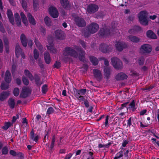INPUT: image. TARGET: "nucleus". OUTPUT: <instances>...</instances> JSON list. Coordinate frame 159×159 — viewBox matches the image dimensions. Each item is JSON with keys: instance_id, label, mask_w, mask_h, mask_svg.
<instances>
[{"instance_id": "3", "label": "nucleus", "mask_w": 159, "mask_h": 159, "mask_svg": "<svg viewBox=\"0 0 159 159\" xmlns=\"http://www.w3.org/2000/svg\"><path fill=\"white\" fill-rule=\"evenodd\" d=\"M111 61L114 68L117 70H121L123 68V65L120 60L116 57L111 58Z\"/></svg>"}, {"instance_id": "33", "label": "nucleus", "mask_w": 159, "mask_h": 159, "mask_svg": "<svg viewBox=\"0 0 159 159\" xmlns=\"http://www.w3.org/2000/svg\"><path fill=\"white\" fill-rule=\"evenodd\" d=\"M90 60L93 65L96 66L98 64V60L96 57L93 56H90Z\"/></svg>"}, {"instance_id": "32", "label": "nucleus", "mask_w": 159, "mask_h": 159, "mask_svg": "<svg viewBox=\"0 0 159 159\" xmlns=\"http://www.w3.org/2000/svg\"><path fill=\"white\" fill-rule=\"evenodd\" d=\"M20 15L23 23L27 26L28 25V22L25 16L22 12L20 13Z\"/></svg>"}, {"instance_id": "45", "label": "nucleus", "mask_w": 159, "mask_h": 159, "mask_svg": "<svg viewBox=\"0 0 159 159\" xmlns=\"http://www.w3.org/2000/svg\"><path fill=\"white\" fill-rule=\"evenodd\" d=\"M145 58L144 57L141 56L139 57L138 60V63L139 65H143L144 62Z\"/></svg>"}, {"instance_id": "20", "label": "nucleus", "mask_w": 159, "mask_h": 159, "mask_svg": "<svg viewBox=\"0 0 159 159\" xmlns=\"http://www.w3.org/2000/svg\"><path fill=\"white\" fill-rule=\"evenodd\" d=\"M7 14L9 21L12 25H14V22L13 16L12 12L11 10L8 9L7 10Z\"/></svg>"}, {"instance_id": "31", "label": "nucleus", "mask_w": 159, "mask_h": 159, "mask_svg": "<svg viewBox=\"0 0 159 159\" xmlns=\"http://www.w3.org/2000/svg\"><path fill=\"white\" fill-rule=\"evenodd\" d=\"M147 35L148 37L151 39H155L157 37L156 35L151 30H148L147 32Z\"/></svg>"}, {"instance_id": "54", "label": "nucleus", "mask_w": 159, "mask_h": 159, "mask_svg": "<svg viewBox=\"0 0 159 159\" xmlns=\"http://www.w3.org/2000/svg\"><path fill=\"white\" fill-rule=\"evenodd\" d=\"M22 81L25 85H27L29 84V81L25 77H23Z\"/></svg>"}, {"instance_id": "6", "label": "nucleus", "mask_w": 159, "mask_h": 159, "mask_svg": "<svg viewBox=\"0 0 159 159\" xmlns=\"http://www.w3.org/2000/svg\"><path fill=\"white\" fill-rule=\"evenodd\" d=\"M99 49L103 53H109L111 51L112 47L111 45H108L106 43H102L100 45Z\"/></svg>"}, {"instance_id": "28", "label": "nucleus", "mask_w": 159, "mask_h": 159, "mask_svg": "<svg viewBox=\"0 0 159 159\" xmlns=\"http://www.w3.org/2000/svg\"><path fill=\"white\" fill-rule=\"evenodd\" d=\"M8 92H3L0 94V100L3 101L5 100L9 95Z\"/></svg>"}, {"instance_id": "13", "label": "nucleus", "mask_w": 159, "mask_h": 159, "mask_svg": "<svg viewBox=\"0 0 159 159\" xmlns=\"http://www.w3.org/2000/svg\"><path fill=\"white\" fill-rule=\"evenodd\" d=\"M98 34L99 36L104 37L111 35L112 34L111 32H110V30L109 29L107 28L105 29L104 28H102L99 31Z\"/></svg>"}, {"instance_id": "59", "label": "nucleus", "mask_w": 159, "mask_h": 159, "mask_svg": "<svg viewBox=\"0 0 159 159\" xmlns=\"http://www.w3.org/2000/svg\"><path fill=\"white\" fill-rule=\"evenodd\" d=\"M3 45L1 39H0V52L2 53L3 52Z\"/></svg>"}, {"instance_id": "7", "label": "nucleus", "mask_w": 159, "mask_h": 159, "mask_svg": "<svg viewBox=\"0 0 159 159\" xmlns=\"http://www.w3.org/2000/svg\"><path fill=\"white\" fill-rule=\"evenodd\" d=\"M99 7L95 4H90L87 8V12L89 14L94 13L97 12L98 10Z\"/></svg>"}, {"instance_id": "49", "label": "nucleus", "mask_w": 159, "mask_h": 159, "mask_svg": "<svg viewBox=\"0 0 159 159\" xmlns=\"http://www.w3.org/2000/svg\"><path fill=\"white\" fill-rule=\"evenodd\" d=\"M34 58L36 60L37 59L39 56V53L38 50L35 49L34 50Z\"/></svg>"}, {"instance_id": "15", "label": "nucleus", "mask_w": 159, "mask_h": 159, "mask_svg": "<svg viewBox=\"0 0 159 159\" xmlns=\"http://www.w3.org/2000/svg\"><path fill=\"white\" fill-rule=\"evenodd\" d=\"M94 76L97 80H101L102 79V75L100 70L97 69H94L93 70Z\"/></svg>"}, {"instance_id": "57", "label": "nucleus", "mask_w": 159, "mask_h": 159, "mask_svg": "<svg viewBox=\"0 0 159 159\" xmlns=\"http://www.w3.org/2000/svg\"><path fill=\"white\" fill-rule=\"evenodd\" d=\"M131 119L132 117H130L129 119L127 120V126L129 127V128L132 125Z\"/></svg>"}, {"instance_id": "35", "label": "nucleus", "mask_w": 159, "mask_h": 159, "mask_svg": "<svg viewBox=\"0 0 159 159\" xmlns=\"http://www.w3.org/2000/svg\"><path fill=\"white\" fill-rule=\"evenodd\" d=\"M104 75L107 78V79H108L111 73L110 69L108 67H105L104 68Z\"/></svg>"}, {"instance_id": "14", "label": "nucleus", "mask_w": 159, "mask_h": 159, "mask_svg": "<svg viewBox=\"0 0 159 159\" xmlns=\"http://www.w3.org/2000/svg\"><path fill=\"white\" fill-rule=\"evenodd\" d=\"M31 93V91L29 88L26 87L24 88L23 89L22 92L20 94V98H26Z\"/></svg>"}, {"instance_id": "30", "label": "nucleus", "mask_w": 159, "mask_h": 159, "mask_svg": "<svg viewBox=\"0 0 159 159\" xmlns=\"http://www.w3.org/2000/svg\"><path fill=\"white\" fill-rule=\"evenodd\" d=\"M109 116L107 115L105 118L104 121L103 122V127L105 129H107L108 128L109 126V124L108 123V120L109 119Z\"/></svg>"}, {"instance_id": "9", "label": "nucleus", "mask_w": 159, "mask_h": 159, "mask_svg": "<svg viewBox=\"0 0 159 159\" xmlns=\"http://www.w3.org/2000/svg\"><path fill=\"white\" fill-rule=\"evenodd\" d=\"M48 41L49 43V46L47 45V47L48 50H49L50 53H56L57 52V49L53 47V44L52 39L51 40L50 39L49 37L48 39Z\"/></svg>"}, {"instance_id": "52", "label": "nucleus", "mask_w": 159, "mask_h": 159, "mask_svg": "<svg viewBox=\"0 0 159 159\" xmlns=\"http://www.w3.org/2000/svg\"><path fill=\"white\" fill-rule=\"evenodd\" d=\"M47 85L44 84L42 87V91L43 93H45L47 91Z\"/></svg>"}, {"instance_id": "2", "label": "nucleus", "mask_w": 159, "mask_h": 159, "mask_svg": "<svg viewBox=\"0 0 159 159\" xmlns=\"http://www.w3.org/2000/svg\"><path fill=\"white\" fill-rule=\"evenodd\" d=\"M99 29L98 25L95 23L93 22L88 25L86 27V30H84L82 32V34L86 38H88L90 34L96 33Z\"/></svg>"}, {"instance_id": "4", "label": "nucleus", "mask_w": 159, "mask_h": 159, "mask_svg": "<svg viewBox=\"0 0 159 159\" xmlns=\"http://www.w3.org/2000/svg\"><path fill=\"white\" fill-rule=\"evenodd\" d=\"M147 13L146 11H141L139 14V21L141 24L147 25L148 24V22L147 20Z\"/></svg>"}, {"instance_id": "53", "label": "nucleus", "mask_w": 159, "mask_h": 159, "mask_svg": "<svg viewBox=\"0 0 159 159\" xmlns=\"http://www.w3.org/2000/svg\"><path fill=\"white\" fill-rule=\"evenodd\" d=\"M21 4L23 9L25 11L27 6V4L26 2L24 0H22V1Z\"/></svg>"}, {"instance_id": "62", "label": "nucleus", "mask_w": 159, "mask_h": 159, "mask_svg": "<svg viewBox=\"0 0 159 159\" xmlns=\"http://www.w3.org/2000/svg\"><path fill=\"white\" fill-rule=\"evenodd\" d=\"M0 31L2 33H4L5 32V30L3 27V25L1 21H0Z\"/></svg>"}, {"instance_id": "27", "label": "nucleus", "mask_w": 159, "mask_h": 159, "mask_svg": "<svg viewBox=\"0 0 159 159\" xmlns=\"http://www.w3.org/2000/svg\"><path fill=\"white\" fill-rule=\"evenodd\" d=\"M15 20L16 24L18 26H20L21 25V22L19 14L17 13H16L14 14Z\"/></svg>"}, {"instance_id": "46", "label": "nucleus", "mask_w": 159, "mask_h": 159, "mask_svg": "<svg viewBox=\"0 0 159 159\" xmlns=\"http://www.w3.org/2000/svg\"><path fill=\"white\" fill-rule=\"evenodd\" d=\"M9 88L8 84L5 83H2L1 85V88L2 90H4L8 89Z\"/></svg>"}, {"instance_id": "48", "label": "nucleus", "mask_w": 159, "mask_h": 159, "mask_svg": "<svg viewBox=\"0 0 159 159\" xmlns=\"http://www.w3.org/2000/svg\"><path fill=\"white\" fill-rule=\"evenodd\" d=\"M20 93V91L19 89L17 88H15L13 90V93L14 95L16 97Z\"/></svg>"}, {"instance_id": "42", "label": "nucleus", "mask_w": 159, "mask_h": 159, "mask_svg": "<svg viewBox=\"0 0 159 159\" xmlns=\"http://www.w3.org/2000/svg\"><path fill=\"white\" fill-rule=\"evenodd\" d=\"M9 153L10 155L13 156H20L22 154V153L20 152H18L16 153L15 151L12 150L10 151Z\"/></svg>"}, {"instance_id": "34", "label": "nucleus", "mask_w": 159, "mask_h": 159, "mask_svg": "<svg viewBox=\"0 0 159 159\" xmlns=\"http://www.w3.org/2000/svg\"><path fill=\"white\" fill-rule=\"evenodd\" d=\"M24 73L26 76L29 78L31 81H32L34 79V77L32 74L28 70H25L24 71Z\"/></svg>"}, {"instance_id": "47", "label": "nucleus", "mask_w": 159, "mask_h": 159, "mask_svg": "<svg viewBox=\"0 0 159 159\" xmlns=\"http://www.w3.org/2000/svg\"><path fill=\"white\" fill-rule=\"evenodd\" d=\"M123 152L122 151H120L116 155L115 157L114 158V159H118L120 158L123 156Z\"/></svg>"}, {"instance_id": "29", "label": "nucleus", "mask_w": 159, "mask_h": 159, "mask_svg": "<svg viewBox=\"0 0 159 159\" xmlns=\"http://www.w3.org/2000/svg\"><path fill=\"white\" fill-rule=\"evenodd\" d=\"M44 58L46 63L48 64H49L51 61V59L50 54L48 52H46L44 53Z\"/></svg>"}, {"instance_id": "63", "label": "nucleus", "mask_w": 159, "mask_h": 159, "mask_svg": "<svg viewBox=\"0 0 159 159\" xmlns=\"http://www.w3.org/2000/svg\"><path fill=\"white\" fill-rule=\"evenodd\" d=\"M54 66L55 68H59L61 66L60 62L57 61L54 65Z\"/></svg>"}, {"instance_id": "37", "label": "nucleus", "mask_w": 159, "mask_h": 159, "mask_svg": "<svg viewBox=\"0 0 159 159\" xmlns=\"http://www.w3.org/2000/svg\"><path fill=\"white\" fill-rule=\"evenodd\" d=\"M61 6L64 8H66L69 5V2L68 0H60Z\"/></svg>"}, {"instance_id": "56", "label": "nucleus", "mask_w": 159, "mask_h": 159, "mask_svg": "<svg viewBox=\"0 0 159 159\" xmlns=\"http://www.w3.org/2000/svg\"><path fill=\"white\" fill-rule=\"evenodd\" d=\"M76 98L80 102H84L86 100L85 99L84 96H81L78 97H76Z\"/></svg>"}, {"instance_id": "38", "label": "nucleus", "mask_w": 159, "mask_h": 159, "mask_svg": "<svg viewBox=\"0 0 159 159\" xmlns=\"http://www.w3.org/2000/svg\"><path fill=\"white\" fill-rule=\"evenodd\" d=\"M35 43L37 48L40 51L42 50L43 47L38 40L35 39L34 41Z\"/></svg>"}, {"instance_id": "18", "label": "nucleus", "mask_w": 159, "mask_h": 159, "mask_svg": "<svg viewBox=\"0 0 159 159\" xmlns=\"http://www.w3.org/2000/svg\"><path fill=\"white\" fill-rule=\"evenodd\" d=\"M128 76L123 72H120L118 73L115 76V79L117 80H122L126 79Z\"/></svg>"}, {"instance_id": "25", "label": "nucleus", "mask_w": 159, "mask_h": 159, "mask_svg": "<svg viewBox=\"0 0 159 159\" xmlns=\"http://www.w3.org/2000/svg\"><path fill=\"white\" fill-rule=\"evenodd\" d=\"M15 53L16 57H19L20 55V54L22 52V49L20 48V46L18 44H16L15 47Z\"/></svg>"}, {"instance_id": "64", "label": "nucleus", "mask_w": 159, "mask_h": 159, "mask_svg": "<svg viewBox=\"0 0 159 159\" xmlns=\"http://www.w3.org/2000/svg\"><path fill=\"white\" fill-rule=\"evenodd\" d=\"M16 66L15 65L13 64L12 65L11 71L12 74H13L15 73L16 69Z\"/></svg>"}, {"instance_id": "26", "label": "nucleus", "mask_w": 159, "mask_h": 159, "mask_svg": "<svg viewBox=\"0 0 159 159\" xmlns=\"http://www.w3.org/2000/svg\"><path fill=\"white\" fill-rule=\"evenodd\" d=\"M130 41H131L133 42L137 43L140 41V39L134 36L129 35L128 37Z\"/></svg>"}, {"instance_id": "43", "label": "nucleus", "mask_w": 159, "mask_h": 159, "mask_svg": "<svg viewBox=\"0 0 159 159\" xmlns=\"http://www.w3.org/2000/svg\"><path fill=\"white\" fill-rule=\"evenodd\" d=\"M8 148L7 146L3 147L2 150V155H7L8 152Z\"/></svg>"}, {"instance_id": "19", "label": "nucleus", "mask_w": 159, "mask_h": 159, "mask_svg": "<svg viewBox=\"0 0 159 159\" xmlns=\"http://www.w3.org/2000/svg\"><path fill=\"white\" fill-rule=\"evenodd\" d=\"M39 137L38 135L36 134H35L34 130L32 129L30 133V139L36 142H37L39 139Z\"/></svg>"}, {"instance_id": "5", "label": "nucleus", "mask_w": 159, "mask_h": 159, "mask_svg": "<svg viewBox=\"0 0 159 159\" xmlns=\"http://www.w3.org/2000/svg\"><path fill=\"white\" fill-rule=\"evenodd\" d=\"M151 46L148 44H145L142 45L140 48V52L143 54H148L152 51Z\"/></svg>"}, {"instance_id": "17", "label": "nucleus", "mask_w": 159, "mask_h": 159, "mask_svg": "<svg viewBox=\"0 0 159 159\" xmlns=\"http://www.w3.org/2000/svg\"><path fill=\"white\" fill-rule=\"evenodd\" d=\"M55 37L59 39H63L65 37L64 32L61 30H57L55 31Z\"/></svg>"}, {"instance_id": "61", "label": "nucleus", "mask_w": 159, "mask_h": 159, "mask_svg": "<svg viewBox=\"0 0 159 159\" xmlns=\"http://www.w3.org/2000/svg\"><path fill=\"white\" fill-rule=\"evenodd\" d=\"M80 43L82 45V47L85 48L86 47V43L81 40H80Z\"/></svg>"}, {"instance_id": "44", "label": "nucleus", "mask_w": 159, "mask_h": 159, "mask_svg": "<svg viewBox=\"0 0 159 159\" xmlns=\"http://www.w3.org/2000/svg\"><path fill=\"white\" fill-rule=\"evenodd\" d=\"M135 103L134 100H133L129 104L130 108L133 111H135L136 109V108L135 107Z\"/></svg>"}, {"instance_id": "51", "label": "nucleus", "mask_w": 159, "mask_h": 159, "mask_svg": "<svg viewBox=\"0 0 159 159\" xmlns=\"http://www.w3.org/2000/svg\"><path fill=\"white\" fill-rule=\"evenodd\" d=\"M54 110L52 107H49L47 111V113L48 115H50L53 113L54 112Z\"/></svg>"}, {"instance_id": "8", "label": "nucleus", "mask_w": 159, "mask_h": 159, "mask_svg": "<svg viewBox=\"0 0 159 159\" xmlns=\"http://www.w3.org/2000/svg\"><path fill=\"white\" fill-rule=\"evenodd\" d=\"M115 46L117 50L120 52L122 51L124 49L128 47L127 44L125 42L122 41L116 42Z\"/></svg>"}, {"instance_id": "24", "label": "nucleus", "mask_w": 159, "mask_h": 159, "mask_svg": "<svg viewBox=\"0 0 159 159\" xmlns=\"http://www.w3.org/2000/svg\"><path fill=\"white\" fill-rule=\"evenodd\" d=\"M21 42L25 47H26L27 45V42L26 37L25 35L23 34L21 35L20 37Z\"/></svg>"}, {"instance_id": "50", "label": "nucleus", "mask_w": 159, "mask_h": 159, "mask_svg": "<svg viewBox=\"0 0 159 159\" xmlns=\"http://www.w3.org/2000/svg\"><path fill=\"white\" fill-rule=\"evenodd\" d=\"M130 75L132 76H134L135 77L138 76L139 75V74L137 73L135 71L131 70L130 71Z\"/></svg>"}, {"instance_id": "60", "label": "nucleus", "mask_w": 159, "mask_h": 159, "mask_svg": "<svg viewBox=\"0 0 159 159\" xmlns=\"http://www.w3.org/2000/svg\"><path fill=\"white\" fill-rule=\"evenodd\" d=\"M72 155L73 154L72 153H70L66 155L64 159H70Z\"/></svg>"}, {"instance_id": "16", "label": "nucleus", "mask_w": 159, "mask_h": 159, "mask_svg": "<svg viewBox=\"0 0 159 159\" xmlns=\"http://www.w3.org/2000/svg\"><path fill=\"white\" fill-rule=\"evenodd\" d=\"M75 91H74L75 92V97H78L81 96H83L84 95L86 92V89H81L78 90L76 89H75Z\"/></svg>"}, {"instance_id": "36", "label": "nucleus", "mask_w": 159, "mask_h": 159, "mask_svg": "<svg viewBox=\"0 0 159 159\" xmlns=\"http://www.w3.org/2000/svg\"><path fill=\"white\" fill-rule=\"evenodd\" d=\"M8 105L10 108L13 109L15 107V100L13 98H10L8 101Z\"/></svg>"}, {"instance_id": "12", "label": "nucleus", "mask_w": 159, "mask_h": 159, "mask_svg": "<svg viewBox=\"0 0 159 159\" xmlns=\"http://www.w3.org/2000/svg\"><path fill=\"white\" fill-rule=\"evenodd\" d=\"M50 15L53 18H56L58 16L59 13L57 9L53 7H50L49 8Z\"/></svg>"}, {"instance_id": "11", "label": "nucleus", "mask_w": 159, "mask_h": 159, "mask_svg": "<svg viewBox=\"0 0 159 159\" xmlns=\"http://www.w3.org/2000/svg\"><path fill=\"white\" fill-rule=\"evenodd\" d=\"M75 48L77 51L80 52L79 56V60L80 61L84 62L85 61L84 57V55L85 53V52L83 50L82 48L78 46H75Z\"/></svg>"}, {"instance_id": "21", "label": "nucleus", "mask_w": 159, "mask_h": 159, "mask_svg": "<svg viewBox=\"0 0 159 159\" xmlns=\"http://www.w3.org/2000/svg\"><path fill=\"white\" fill-rule=\"evenodd\" d=\"M34 81L35 84L39 87H40L43 84L41 80L40 77L38 75L35 74L34 75Z\"/></svg>"}, {"instance_id": "58", "label": "nucleus", "mask_w": 159, "mask_h": 159, "mask_svg": "<svg viewBox=\"0 0 159 159\" xmlns=\"http://www.w3.org/2000/svg\"><path fill=\"white\" fill-rule=\"evenodd\" d=\"M19 118V116L18 114H16V116H13L12 117V123H14L15 122L17 119Z\"/></svg>"}, {"instance_id": "40", "label": "nucleus", "mask_w": 159, "mask_h": 159, "mask_svg": "<svg viewBox=\"0 0 159 159\" xmlns=\"http://www.w3.org/2000/svg\"><path fill=\"white\" fill-rule=\"evenodd\" d=\"M56 139V136H55V135H53L52 137V139L51 140V144L49 147L50 150H52L53 149L54 146L55 142Z\"/></svg>"}, {"instance_id": "55", "label": "nucleus", "mask_w": 159, "mask_h": 159, "mask_svg": "<svg viewBox=\"0 0 159 159\" xmlns=\"http://www.w3.org/2000/svg\"><path fill=\"white\" fill-rule=\"evenodd\" d=\"M129 102H127L123 104H122L121 105V107L119 108V109L120 110H121L123 109L125 107H126L127 105L129 104Z\"/></svg>"}, {"instance_id": "41", "label": "nucleus", "mask_w": 159, "mask_h": 159, "mask_svg": "<svg viewBox=\"0 0 159 159\" xmlns=\"http://www.w3.org/2000/svg\"><path fill=\"white\" fill-rule=\"evenodd\" d=\"M44 21L46 25L48 26H51L52 25L51 20L48 16L46 17L44 19Z\"/></svg>"}, {"instance_id": "1", "label": "nucleus", "mask_w": 159, "mask_h": 159, "mask_svg": "<svg viewBox=\"0 0 159 159\" xmlns=\"http://www.w3.org/2000/svg\"><path fill=\"white\" fill-rule=\"evenodd\" d=\"M63 54L64 56L63 60L66 62L70 63L72 61V58L70 56L73 57L75 58H77L78 57L77 52L72 48L68 47L65 48Z\"/></svg>"}, {"instance_id": "22", "label": "nucleus", "mask_w": 159, "mask_h": 159, "mask_svg": "<svg viewBox=\"0 0 159 159\" xmlns=\"http://www.w3.org/2000/svg\"><path fill=\"white\" fill-rule=\"evenodd\" d=\"M5 81L9 83L11 81V73L9 71L7 70L5 72L4 78Z\"/></svg>"}, {"instance_id": "23", "label": "nucleus", "mask_w": 159, "mask_h": 159, "mask_svg": "<svg viewBox=\"0 0 159 159\" xmlns=\"http://www.w3.org/2000/svg\"><path fill=\"white\" fill-rule=\"evenodd\" d=\"M27 16L30 23L32 25H35L36 24L35 20L34 17L30 13H28Z\"/></svg>"}, {"instance_id": "10", "label": "nucleus", "mask_w": 159, "mask_h": 159, "mask_svg": "<svg viewBox=\"0 0 159 159\" xmlns=\"http://www.w3.org/2000/svg\"><path fill=\"white\" fill-rule=\"evenodd\" d=\"M75 21L76 25L79 27H83L86 25V22L84 19L79 17H75Z\"/></svg>"}, {"instance_id": "39", "label": "nucleus", "mask_w": 159, "mask_h": 159, "mask_svg": "<svg viewBox=\"0 0 159 159\" xmlns=\"http://www.w3.org/2000/svg\"><path fill=\"white\" fill-rule=\"evenodd\" d=\"M12 124L10 122H5L4 126L2 127V129L4 130H7L9 127H11Z\"/></svg>"}]
</instances>
